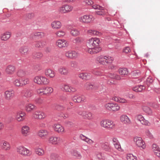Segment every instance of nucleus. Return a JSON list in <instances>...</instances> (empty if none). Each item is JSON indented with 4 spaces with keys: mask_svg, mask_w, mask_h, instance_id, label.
Listing matches in <instances>:
<instances>
[{
    "mask_svg": "<svg viewBox=\"0 0 160 160\" xmlns=\"http://www.w3.org/2000/svg\"><path fill=\"white\" fill-rule=\"evenodd\" d=\"M100 42L99 39L98 38H95L90 39L86 44L88 52L93 54L99 52L101 50V48L98 47Z\"/></svg>",
    "mask_w": 160,
    "mask_h": 160,
    "instance_id": "obj_1",
    "label": "nucleus"
},
{
    "mask_svg": "<svg viewBox=\"0 0 160 160\" xmlns=\"http://www.w3.org/2000/svg\"><path fill=\"white\" fill-rule=\"evenodd\" d=\"M33 81L34 82L40 85H48L49 83V80L43 76H38L34 78Z\"/></svg>",
    "mask_w": 160,
    "mask_h": 160,
    "instance_id": "obj_2",
    "label": "nucleus"
},
{
    "mask_svg": "<svg viewBox=\"0 0 160 160\" xmlns=\"http://www.w3.org/2000/svg\"><path fill=\"white\" fill-rule=\"evenodd\" d=\"M101 126L109 129H113L115 127V124L113 122L109 119H103L100 122Z\"/></svg>",
    "mask_w": 160,
    "mask_h": 160,
    "instance_id": "obj_3",
    "label": "nucleus"
},
{
    "mask_svg": "<svg viewBox=\"0 0 160 160\" xmlns=\"http://www.w3.org/2000/svg\"><path fill=\"white\" fill-rule=\"evenodd\" d=\"M53 91V89L52 88L48 87H43L36 90L37 92L41 95L51 93Z\"/></svg>",
    "mask_w": 160,
    "mask_h": 160,
    "instance_id": "obj_4",
    "label": "nucleus"
},
{
    "mask_svg": "<svg viewBox=\"0 0 160 160\" xmlns=\"http://www.w3.org/2000/svg\"><path fill=\"white\" fill-rule=\"evenodd\" d=\"M105 108L107 110L112 112H116L120 109V107L118 104L113 103H108L105 105Z\"/></svg>",
    "mask_w": 160,
    "mask_h": 160,
    "instance_id": "obj_5",
    "label": "nucleus"
},
{
    "mask_svg": "<svg viewBox=\"0 0 160 160\" xmlns=\"http://www.w3.org/2000/svg\"><path fill=\"white\" fill-rule=\"evenodd\" d=\"M102 86L97 83L92 84L89 82H87L84 86V88L87 90H96L100 89Z\"/></svg>",
    "mask_w": 160,
    "mask_h": 160,
    "instance_id": "obj_6",
    "label": "nucleus"
},
{
    "mask_svg": "<svg viewBox=\"0 0 160 160\" xmlns=\"http://www.w3.org/2000/svg\"><path fill=\"white\" fill-rule=\"evenodd\" d=\"M17 151L20 154L25 156H30L31 154L29 149L22 146L17 147Z\"/></svg>",
    "mask_w": 160,
    "mask_h": 160,
    "instance_id": "obj_7",
    "label": "nucleus"
},
{
    "mask_svg": "<svg viewBox=\"0 0 160 160\" xmlns=\"http://www.w3.org/2000/svg\"><path fill=\"white\" fill-rule=\"evenodd\" d=\"M133 141L138 147L141 148L142 149H144L145 148V143L141 137H134L133 138Z\"/></svg>",
    "mask_w": 160,
    "mask_h": 160,
    "instance_id": "obj_8",
    "label": "nucleus"
},
{
    "mask_svg": "<svg viewBox=\"0 0 160 160\" xmlns=\"http://www.w3.org/2000/svg\"><path fill=\"white\" fill-rule=\"evenodd\" d=\"M73 7L70 5L65 4L62 5L59 8V10L62 13H66L70 12L72 11Z\"/></svg>",
    "mask_w": 160,
    "mask_h": 160,
    "instance_id": "obj_9",
    "label": "nucleus"
},
{
    "mask_svg": "<svg viewBox=\"0 0 160 160\" xmlns=\"http://www.w3.org/2000/svg\"><path fill=\"white\" fill-rule=\"evenodd\" d=\"M32 118L35 119H41L44 118L46 115L43 112L37 111L32 113Z\"/></svg>",
    "mask_w": 160,
    "mask_h": 160,
    "instance_id": "obj_10",
    "label": "nucleus"
},
{
    "mask_svg": "<svg viewBox=\"0 0 160 160\" xmlns=\"http://www.w3.org/2000/svg\"><path fill=\"white\" fill-rule=\"evenodd\" d=\"M48 142L52 144H59L63 142V140L60 137H51L48 140Z\"/></svg>",
    "mask_w": 160,
    "mask_h": 160,
    "instance_id": "obj_11",
    "label": "nucleus"
},
{
    "mask_svg": "<svg viewBox=\"0 0 160 160\" xmlns=\"http://www.w3.org/2000/svg\"><path fill=\"white\" fill-rule=\"evenodd\" d=\"M93 19L92 16L90 15H85L79 18V20L81 22L86 23H90Z\"/></svg>",
    "mask_w": 160,
    "mask_h": 160,
    "instance_id": "obj_12",
    "label": "nucleus"
},
{
    "mask_svg": "<svg viewBox=\"0 0 160 160\" xmlns=\"http://www.w3.org/2000/svg\"><path fill=\"white\" fill-rule=\"evenodd\" d=\"M73 100L75 102L80 103L86 102V98L83 95H76L73 97Z\"/></svg>",
    "mask_w": 160,
    "mask_h": 160,
    "instance_id": "obj_13",
    "label": "nucleus"
},
{
    "mask_svg": "<svg viewBox=\"0 0 160 160\" xmlns=\"http://www.w3.org/2000/svg\"><path fill=\"white\" fill-rule=\"evenodd\" d=\"M56 45L59 48H62L68 46V42L64 39H60L57 40L56 42Z\"/></svg>",
    "mask_w": 160,
    "mask_h": 160,
    "instance_id": "obj_14",
    "label": "nucleus"
},
{
    "mask_svg": "<svg viewBox=\"0 0 160 160\" xmlns=\"http://www.w3.org/2000/svg\"><path fill=\"white\" fill-rule=\"evenodd\" d=\"M16 67L13 65H8L6 68L5 72L8 74L12 75L16 71Z\"/></svg>",
    "mask_w": 160,
    "mask_h": 160,
    "instance_id": "obj_15",
    "label": "nucleus"
},
{
    "mask_svg": "<svg viewBox=\"0 0 160 160\" xmlns=\"http://www.w3.org/2000/svg\"><path fill=\"white\" fill-rule=\"evenodd\" d=\"M25 113L22 111L18 112L15 116V119L18 122L23 121L25 119Z\"/></svg>",
    "mask_w": 160,
    "mask_h": 160,
    "instance_id": "obj_16",
    "label": "nucleus"
},
{
    "mask_svg": "<svg viewBox=\"0 0 160 160\" xmlns=\"http://www.w3.org/2000/svg\"><path fill=\"white\" fill-rule=\"evenodd\" d=\"M49 132L46 129H41L38 132V135L42 138L44 139L47 138Z\"/></svg>",
    "mask_w": 160,
    "mask_h": 160,
    "instance_id": "obj_17",
    "label": "nucleus"
},
{
    "mask_svg": "<svg viewBox=\"0 0 160 160\" xmlns=\"http://www.w3.org/2000/svg\"><path fill=\"white\" fill-rule=\"evenodd\" d=\"M121 121L123 123L126 124H129L131 123V121L129 118L126 115L123 114L120 117Z\"/></svg>",
    "mask_w": 160,
    "mask_h": 160,
    "instance_id": "obj_18",
    "label": "nucleus"
},
{
    "mask_svg": "<svg viewBox=\"0 0 160 160\" xmlns=\"http://www.w3.org/2000/svg\"><path fill=\"white\" fill-rule=\"evenodd\" d=\"M65 56L68 58H74L78 56L77 53L74 51H69L65 52Z\"/></svg>",
    "mask_w": 160,
    "mask_h": 160,
    "instance_id": "obj_19",
    "label": "nucleus"
},
{
    "mask_svg": "<svg viewBox=\"0 0 160 160\" xmlns=\"http://www.w3.org/2000/svg\"><path fill=\"white\" fill-rule=\"evenodd\" d=\"M137 119L143 125H148L149 123L148 121L145 120L143 117L141 115H138L137 116Z\"/></svg>",
    "mask_w": 160,
    "mask_h": 160,
    "instance_id": "obj_20",
    "label": "nucleus"
},
{
    "mask_svg": "<svg viewBox=\"0 0 160 160\" xmlns=\"http://www.w3.org/2000/svg\"><path fill=\"white\" fill-rule=\"evenodd\" d=\"M79 77L82 79L89 80L92 78V76L90 73H81L79 75Z\"/></svg>",
    "mask_w": 160,
    "mask_h": 160,
    "instance_id": "obj_21",
    "label": "nucleus"
},
{
    "mask_svg": "<svg viewBox=\"0 0 160 160\" xmlns=\"http://www.w3.org/2000/svg\"><path fill=\"white\" fill-rule=\"evenodd\" d=\"M22 134L24 136H27L29 135L30 132L29 127L27 125L23 126L21 130Z\"/></svg>",
    "mask_w": 160,
    "mask_h": 160,
    "instance_id": "obj_22",
    "label": "nucleus"
},
{
    "mask_svg": "<svg viewBox=\"0 0 160 160\" xmlns=\"http://www.w3.org/2000/svg\"><path fill=\"white\" fill-rule=\"evenodd\" d=\"M60 73L64 75H68L69 73V69L66 67H60L58 70Z\"/></svg>",
    "mask_w": 160,
    "mask_h": 160,
    "instance_id": "obj_23",
    "label": "nucleus"
},
{
    "mask_svg": "<svg viewBox=\"0 0 160 160\" xmlns=\"http://www.w3.org/2000/svg\"><path fill=\"white\" fill-rule=\"evenodd\" d=\"M4 96L7 100H11L14 96L13 92L12 91H7L4 92Z\"/></svg>",
    "mask_w": 160,
    "mask_h": 160,
    "instance_id": "obj_24",
    "label": "nucleus"
},
{
    "mask_svg": "<svg viewBox=\"0 0 160 160\" xmlns=\"http://www.w3.org/2000/svg\"><path fill=\"white\" fill-rule=\"evenodd\" d=\"M112 139V143L115 148L116 149L119 150V149H121V146L118 139L115 138H113Z\"/></svg>",
    "mask_w": 160,
    "mask_h": 160,
    "instance_id": "obj_25",
    "label": "nucleus"
},
{
    "mask_svg": "<svg viewBox=\"0 0 160 160\" xmlns=\"http://www.w3.org/2000/svg\"><path fill=\"white\" fill-rule=\"evenodd\" d=\"M29 50V48L28 47L23 46L20 48L19 52L22 55H27L28 53Z\"/></svg>",
    "mask_w": 160,
    "mask_h": 160,
    "instance_id": "obj_26",
    "label": "nucleus"
},
{
    "mask_svg": "<svg viewBox=\"0 0 160 160\" xmlns=\"http://www.w3.org/2000/svg\"><path fill=\"white\" fill-rule=\"evenodd\" d=\"M45 73L46 76L49 77L51 78H53L55 76L54 71L50 69H46L45 71Z\"/></svg>",
    "mask_w": 160,
    "mask_h": 160,
    "instance_id": "obj_27",
    "label": "nucleus"
},
{
    "mask_svg": "<svg viewBox=\"0 0 160 160\" xmlns=\"http://www.w3.org/2000/svg\"><path fill=\"white\" fill-rule=\"evenodd\" d=\"M145 89V87L143 85H140L134 87H133L132 88L133 90L137 92H142Z\"/></svg>",
    "mask_w": 160,
    "mask_h": 160,
    "instance_id": "obj_28",
    "label": "nucleus"
},
{
    "mask_svg": "<svg viewBox=\"0 0 160 160\" xmlns=\"http://www.w3.org/2000/svg\"><path fill=\"white\" fill-rule=\"evenodd\" d=\"M101 147L104 150L110 152L111 150V148L108 142H105L102 144Z\"/></svg>",
    "mask_w": 160,
    "mask_h": 160,
    "instance_id": "obj_29",
    "label": "nucleus"
},
{
    "mask_svg": "<svg viewBox=\"0 0 160 160\" xmlns=\"http://www.w3.org/2000/svg\"><path fill=\"white\" fill-rule=\"evenodd\" d=\"M112 100L121 103H127V101L124 98L114 96L112 98Z\"/></svg>",
    "mask_w": 160,
    "mask_h": 160,
    "instance_id": "obj_30",
    "label": "nucleus"
},
{
    "mask_svg": "<svg viewBox=\"0 0 160 160\" xmlns=\"http://www.w3.org/2000/svg\"><path fill=\"white\" fill-rule=\"evenodd\" d=\"M54 128V130L59 133H62L64 131L63 127L59 124H55Z\"/></svg>",
    "mask_w": 160,
    "mask_h": 160,
    "instance_id": "obj_31",
    "label": "nucleus"
},
{
    "mask_svg": "<svg viewBox=\"0 0 160 160\" xmlns=\"http://www.w3.org/2000/svg\"><path fill=\"white\" fill-rule=\"evenodd\" d=\"M51 26L53 28L58 29L61 27L62 24L60 21H55L52 23Z\"/></svg>",
    "mask_w": 160,
    "mask_h": 160,
    "instance_id": "obj_32",
    "label": "nucleus"
},
{
    "mask_svg": "<svg viewBox=\"0 0 160 160\" xmlns=\"http://www.w3.org/2000/svg\"><path fill=\"white\" fill-rule=\"evenodd\" d=\"M88 34L92 36H100L101 35V33L97 31L92 30H89L87 31Z\"/></svg>",
    "mask_w": 160,
    "mask_h": 160,
    "instance_id": "obj_33",
    "label": "nucleus"
},
{
    "mask_svg": "<svg viewBox=\"0 0 160 160\" xmlns=\"http://www.w3.org/2000/svg\"><path fill=\"white\" fill-rule=\"evenodd\" d=\"M35 150L36 154L38 156H42L44 154V151L42 148H35Z\"/></svg>",
    "mask_w": 160,
    "mask_h": 160,
    "instance_id": "obj_34",
    "label": "nucleus"
},
{
    "mask_svg": "<svg viewBox=\"0 0 160 160\" xmlns=\"http://www.w3.org/2000/svg\"><path fill=\"white\" fill-rule=\"evenodd\" d=\"M142 108L143 110L148 114L150 115H152V110L149 107L147 106H143L142 107Z\"/></svg>",
    "mask_w": 160,
    "mask_h": 160,
    "instance_id": "obj_35",
    "label": "nucleus"
},
{
    "mask_svg": "<svg viewBox=\"0 0 160 160\" xmlns=\"http://www.w3.org/2000/svg\"><path fill=\"white\" fill-rule=\"evenodd\" d=\"M35 107L34 105L29 103L26 105L25 109L27 112H29L33 110Z\"/></svg>",
    "mask_w": 160,
    "mask_h": 160,
    "instance_id": "obj_36",
    "label": "nucleus"
},
{
    "mask_svg": "<svg viewBox=\"0 0 160 160\" xmlns=\"http://www.w3.org/2000/svg\"><path fill=\"white\" fill-rule=\"evenodd\" d=\"M11 33L10 32H6L4 33L1 36V39L2 40L6 41L10 37Z\"/></svg>",
    "mask_w": 160,
    "mask_h": 160,
    "instance_id": "obj_37",
    "label": "nucleus"
},
{
    "mask_svg": "<svg viewBox=\"0 0 160 160\" xmlns=\"http://www.w3.org/2000/svg\"><path fill=\"white\" fill-rule=\"evenodd\" d=\"M103 59L106 62L107 64H110L112 62V61L113 60L114 58L112 57L109 56H103L102 55Z\"/></svg>",
    "mask_w": 160,
    "mask_h": 160,
    "instance_id": "obj_38",
    "label": "nucleus"
},
{
    "mask_svg": "<svg viewBox=\"0 0 160 160\" xmlns=\"http://www.w3.org/2000/svg\"><path fill=\"white\" fill-rule=\"evenodd\" d=\"M45 45V42L43 41H40L36 42L35 44V47L37 48H42Z\"/></svg>",
    "mask_w": 160,
    "mask_h": 160,
    "instance_id": "obj_39",
    "label": "nucleus"
},
{
    "mask_svg": "<svg viewBox=\"0 0 160 160\" xmlns=\"http://www.w3.org/2000/svg\"><path fill=\"white\" fill-rule=\"evenodd\" d=\"M108 76L111 78L117 80H120L122 79L119 75L115 73H109L108 74Z\"/></svg>",
    "mask_w": 160,
    "mask_h": 160,
    "instance_id": "obj_40",
    "label": "nucleus"
},
{
    "mask_svg": "<svg viewBox=\"0 0 160 160\" xmlns=\"http://www.w3.org/2000/svg\"><path fill=\"white\" fill-rule=\"evenodd\" d=\"M119 73L122 76L127 75L128 73V71L127 68H121L119 70Z\"/></svg>",
    "mask_w": 160,
    "mask_h": 160,
    "instance_id": "obj_41",
    "label": "nucleus"
},
{
    "mask_svg": "<svg viewBox=\"0 0 160 160\" xmlns=\"http://www.w3.org/2000/svg\"><path fill=\"white\" fill-rule=\"evenodd\" d=\"M2 148L5 150H9L10 148V145L9 143L6 141H4L2 143Z\"/></svg>",
    "mask_w": 160,
    "mask_h": 160,
    "instance_id": "obj_42",
    "label": "nucleus"
},
{
    "mask_svg": "<svg viewBox=\"0 0 160 160\" xmlns=\"http://www.w3.org/2000/svg\"><path fill=\"white\" fill-rule=\"evenodd\" d=\"M97 60L101 64L106 65L107 64L106 63V62L103 59L102 55H101L98 57L97 58Z\"/></svg>",
    "mask_w": 160,
    "mask_h": 160,
    "instance_id": "obj_43",
    "label": "nucleus"
},
{
    "mask_svg": "<svg viewBox=\"0 0 160 160\" xmlns=\"http://www.w3.org/2000/svg\"><path fill=\"white\" fill-rule=\"evenodd\" d=\"M153 82V80L152 78L151 77H149L146 79V83L148 86L152 88Z\"/></svg>",
    "mask_w": 160,
    "mask_h": 160,
    "instance_id": "obj_44",
    "label": "nucleus"
},
{
    "mask_svg": "<svg viewBox=\"0 0 160 160\" xmlns=\"http://www.w3.org/2000/svg\"><path fill=\"white\" fill-rule=\"evenodd\" d=\"M70 32L71 35L74 36H77L80 34L79 31L75 28H73L71 29Z\"/></svg>",
    "mask_w": 160,
    "mask_h": 160,
    "instance_id": "obj_45",
    "label": "nucleus"
},
{
    "mask_svg": "<svg viewBox=\"0 0 160 160\" xmlns=\"http://www.w3.org/2000/svg\"><path fill=\"white\" fill-rule=\"evenodd\" d=\"M126 158L127 160H138L137 157L132 154H127Z\"/></svg>",
    "mask_w": 160,
    "mask_h": 160,
    "instance_id": "obj_46",
    "label": "nucleus"
},
{
    "mask_svg": "<svg viewBox=\"0 0 160 160\" xmlns=\"http://www.w3.org/2000/svg\"><path fill=\"white\" fill-rule=\"evenodd\" d=\"M24 93V96L27 98H30L33 94L32 91L30 90H25Z\"/></svg>",
    "mask_w": 160,
    "mask_h": 160,
    "instance_id": "obj_47",
    "label": "nucleus"
},
{
    "mask_svg": "<svg viewBox=\"0 0 160 160\" xmlns=\"http://www.w3.org/2000/svg\"><path fill=\"white\" fill-rule=\"evenodd\" d=\"M70 87L67 84H62L60 86L61 89L63 91L69 92Z\"/></svg>",
    "mask_w": 160,
    "mask_h": 160,
    "instance_id": "obj_48",
    "label": "nucleus"
},
{
    "mask_svg": "<svg viewBox=\"0 0 160 160\" xmlns=\"http://www.w3.org/2000/svg\"><path fill=\"white\" fill-rule=\"evenodd\" d=\"M34 36L38 37L39 38H42L45 36V34L42 32H36L33 33Z\"/></svg>",
    "mask_w": 160,
    "mask_h": 160,
    "instance_id": "obj_49",
    "label": "nucleus"
},
{
    "mask_svg": "<svg viewBox=\"0 0 160 160\" xmlns=\"http://www.w3.org/2000/svg\"><path fill=\"white\" fill-rule=\"evenodd\" d=\"M25 74V71L22 69L19 70L17 72V75L20 77H22L24 76Z\"/></svg>",
    "mask_w": 160,
    "mask_h": 160,
    "instance_id": "obj_50",
    "label": "nucleus"
},
{
    "mask_svg": "<svg viewBox=\"0 0 160 160\" xmlns=\"http://www.w3.org/2000/svg\"><path fill=\"white\" fill-rule=\"evenodd\" d=\"M13 84L17 87L22 86V83L19 79H15L13 82Z\"/></svg>",
    "mask_w": 160,
    "mask_h": 160,
    "instance_id": "obj_51",
    "label": "nucleus"
},
{
    "mask_svg": "<svg viewBox=\"0 0 160 160\" xmlns=\"http://www.w3.org/2000/svg\"><path fill=\"white\" fill-rule=\"evenodd\" d=\"M33 56L35 58H40L43 56V54L41 52H37L33 53Z\"/></svg>",
    "mask_w": 160,
    "mask_h": 160,
    "instance_id": "obj_52",
    "label": "nucleus"
},
{
    "mask_svg": "<svg viewBox=\"0 0 160 160\" xmlns=\"http://www.w3.org/2000/svg\"><path fill=\"white\" fill-rule=\"evenodd\" d=\"M50 158L51 159L53 160H58L60 158L58 155L54 153L52 154L51 155Z\"/></svg>",
    "mask_w": 160,
    "mask_h": 160,
    "instance_id": "obj_53",
    "label": "nucleus"
},
{
    "mask_svg": "<svg viewBox=\"0 0 160 160\" xmlns=\"http://www.w3.org/2000/svg\"><path fill=\"white\" fill-rule=\"evenodd\" d=\"M56 34L58 37H62L65 35V32L61 30L57 32Z\"/></svg>",
    "mask_w": 160,
    "mask_h": 160,
    "instance_id": "obj_54",
    "label": "nucleus"
},
{
    "mask_svg": "<svg viewBox=\"0 0 160 160\" xmlns=\"http://www.w3.org/2000/svg\"><path fill=\"white\" fill-rule=\"evenodd\" d=\"M92 8L95 9L104 10V8L98 4H95L92 6Z\"/></svg>",
    "mask_w": 160,
    "mask_h": 160,
    "instance_id": "obj_55",
    "label": "nucleus"
},
{
    "mask_svg": "<svg viewBox=\"0 0 160 160\" xmlns=\"http://www.w3.org/2000/svg\"><path fill=\"white\" fill-rule=\"evenodd\" d=\"M152 149L154 152L157 151L158 150H160V148L159 146L155 144H153L152 146Z\"/></svg>",
    "mask_w": 160,
    "mask_h": 160,
    "instance_id": "obj_56",
    "label": "nucleus"
},
{
    "mask_svg": "<svg viewBox=\"0 0 160 160\" xmlns=\"http://www.w3.org/2000/svg\"><path fill=\"white\" fill-rule=\"evenodd\" d=\"M85 119H87L89 120H91L92 118V114L91 112H87L86 116L84 118Z\"/></svg>",
    "mask_w": 160,
    "mask_h": 160,
    "instance_id": "obj_57",
    "label": "nucleus"
},
{
    "mask_svg": "<svg viewBox=\"0 0 160 160\" xmlns=\"http://www.w3.org/2000/svg\"><path fill=\"white\" fill-rule=\"evenodd\" d=\"M78 114L82 117L84 118L86 114V112L85 111L79 110L77 112Z\"/></svg>",
    "mask_w": 160,
    "mask_h": 160,
    "instance_id": "obj_58",
    "label": "nucleus"
},
{
    "mask_svg": "<svg viewBox=\"0 0 160 160\" xmlns=\"http://www.w3.org/2000/svg\"><path fill=\"white\" fill-rule=\"evenodd\" d=\"M92 73L93 74L97 76H100L102 75V72L97 69L92 71Z\"/></svg>",
    "mask_w": 160,
    "mask_h": 160,
    "instance_id": "obj_59",
    "label": "nucleus"
},
{
    "mask_svg": "<svg viewBox=\"0 0 160 160\" xmlns=\"http://www.w3.org/2000/svg\"><path fill=\"white\" fill-rule=\"evenodd\" d=\"M55 109L58 111L62 110L64 108V107L63 106L58 104L55 105Z\"/></svg>",
    "mask_w": 160,
    "mask_h": 160,
    "instance_id": "obj_60",
    "label": "nucleus"
},
{
    "mask_svg": "<svg viewBox=\"0 0 160 160\" xmlns=\"http://www.w3.org/2000/svg\"><path fill=\"white\" fill-rule=\"evenodd\" d=\"M73 155L78 159H80L82 157V156L80 153L76 151H74Z\"/></svg>",
    "mask_w": 160,
    "mask_h": 160,
    "instance_id": "obj_61",
    "label": "nucleus"
},
{
    "mask_svg": "<svg viewBox=\"0 0 160 160\" xmlns=\"http://www.w3.org/2000/svg\"><path fill=\"white\" fill-rule=\"evenodd\" d=\"M70 66L73 68H76L77 67V63L75 61H72L70 62Z\"/></svg>",
    "mask_w": 160,
    "mask_h": 160,
    "instance_id": "obj_62",
    "label": "nucleus"
},
{
    "mask_svg": "<svg viewBox=\"0 0 160 160\" xmlns=\"http://www.w3.org/2000/svg\"><path fill=\"white\" fill-rule=\"evenodd\" d=\"M29 83V80L28 78H26L22 79V85L23 86V85H26Z\"/></svg>",
    "mask_w": 160,
    "mask_h": 160,
    "instance_id": "obj_63",
    "label": "nucleus"
},
{
    "mask_svg": "<svg viewBox=\"0 0 160 160\" xmlns=\"http://www.w3.org/2000/svg\"><path fill=\"white\" fill-rule=\"evenodd\" d=\"M97 158L99 160H103L104 159V156L101 152H99L97 155Z\"/></svg>",
    "mask_w": 160,
    "mask_h": 160,
    "instance_id": "obj_64",
    "label": "nucleus"
}]
</instances>
